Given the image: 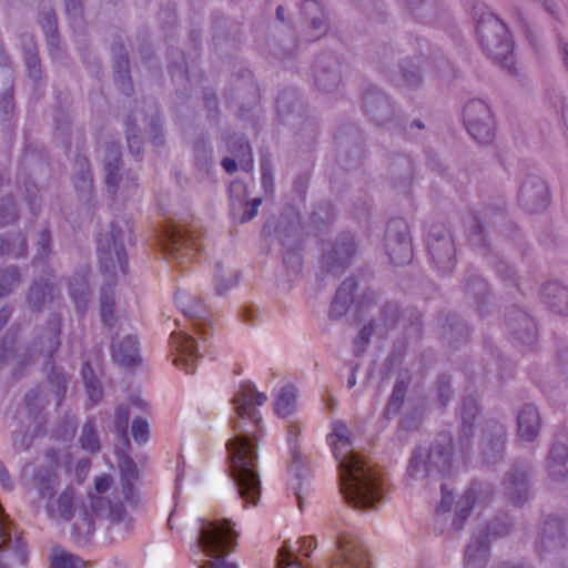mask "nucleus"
I'll return each instance as SVG.
<instances>
[{
  "mask_svg": "<svg viewBox=\"0 0 568 568\" xmlns=\"http://www.w3.org/2000/svg\"><path fill=\"white\" fill-rule=\"evenodd\" d=\"M265 393L250 382L240 385L232 404L236 418L232 420L233 437L226 443L230 473L240 497L246 505H256L261 497L257 443L264 436L257 406L266 403Z\"/></svg>",
  "mask_w": 568,
  "mask_h": 568,
  "instance_id": "obj_1",
  "label": "nucleus"
},
{
  "mask_svg": "<svg viewBox=\"0 0 568 568\" xmlns=\"http://www.w3.org/2000/svg\"><path fill=\"white\" fill-rule=\"evenodd\" d=\"M339 467V490L354 508H371L384 496L379 473L353 450L347 426L334 422L326 438Z\"/></svg>",
  "mask_w": 568,
  "mask_h": 568,
  "instance_id": "obj_2",
  "label": "nucleus"
},
{
  "mask_svg": "<svg viewBox=\"0 0 568 568\" xmlns=\"http://www.w3.org/2000/svg\"><path fill=\"white\" fill-rule=\"evenodd\" d=\"M125 242H133V226L126 219L112 222L110 232L100 233L97 239L101 271L106 277V283L101 288L100 311L104 325L110 329L115 321L113 280L118 274L125 275L128 272Z\"/></svg>",
  "mask_w": 568,
  "mask_h": 568,
  "instance_id": "obj_3",
  "label": "nucleus"
},
{
  "mask_svg": "<svg viewBox=\"0 0 568 568\" xmlns=\"http://www.w3.org/2000/svg\"><path fill=\"white\" fill-rule=\"evenodd\" d=\"M237 534L227 519L201 520L192 560L199 568H237L226 560V555L236 544Z\"/></svg>",
  "mask_w": 568,
  "mask_h": 568,
  "instance_id": "obj_4",
  "label": "nucleus"
},
{
  "mask_svg": "<svg viewBox=\"0 0 568 568\" xmlns=\"http://www.w3.org/2000/svg\"><path fill=\"white\" fill-rule=\"evenodd\" d=\"M476 31L483 49L504 68L514 67V41L507 26L493 12H485L477 18Z\"/></svg>",
  "mask_w": 568,
  "mask_h": 568,
  "instance_id": "obj_5",
  "label": "nucleus"
},
{
  "mask_svg": "<svg viewBox=\"0 0 568 568\" xmlns=\"http://www.w3.org/2000/svg\"><path fill=\"white\" fill-rule=\"evenodd\" d=\"M453 456V438L448 434H439L429 452L417 448L410 458L408 473L414 478L428 474L432 465L440 470L449 467Z\"/></svg>",
  "mask_w": 568,
  "mask_h": 568,
  "instance_id": "obj_6",
  "label": "nucleus"
},
{
  "mask_svg": "<svg viewBox=\"0 0 568 568\" xmlns=\"http://www.w3.org/2000/svg\"><path fill=\"white\" fill-rule=\"evenodd\" d=\"M464 123L474 140L489 143L495 136V122L489 106L479 99L470 100L464 108Z\"/></svg>",
  "mask_w": 568,
  "mask_h": 568,
  "instance_id": "obj_7",
  "label": "nucleus"
},
{
  "mask_svg": "<svg viewBox=\"0 0 568 568\" xmlns=\"http://www.w3.org/2000/svg\"><path fill=\"white\" fill-rule=\"evenodd\" d=\"M11 525L0 504V568H18L27 565L26 544L21 536L11 537Z\"/></svg>",
  "mask_w": 568,
  "mask_h": 568,
  "instance_id": "obj_8",
  "label": "nucleus"
},
{
  "mask_svg": "<svg viewBox=\"0 0 568 568\" xmlns=\"http://www.w3.org/2000/svg\"><path fill=\"white\" fill-rule=\"evenodd\" d=\"M385 247L394 265H405L412 261L413 248L408 225L403 219L389 221L386 227Z\"/></svg>",
  "mask_w": 568,
  "mask_h": 568,
  "instance_id": "obj_9",
  "label": "nucleus"
},
{
  "mask_svg": "<svg viewBox=\"0 0 568 568\" xmlns=\"http://www.w3.org/2000/svg\"><path fill=\"white\" fill-rule=\"evenodd\" d=\"M163 247L179 263L192 262L201 250V241L189 230L173 226L165 230Z\"/></svg>",
  "mask_w": 568,
  "mask_h": 568,
  "instance_id": "obj_10",
  "label": "nucleus"
},
{
  "mask_svg": "<svg viewBox=\"0 0 568 568\" xmlns=\"http://www.w3.org/2000/svg\"><path fill=\"white\" fill-rule=\"evenodd\" d=\"M170 344L173 364L186 374H192L199 359L200 346L196 339L185 332H172Z\"/></svg>",
  "mask_w": 568,
  "mask_h": 568,
  "instance_id": "obj_11",
  "label": "nucleus"
},
{
  "mask_svg": "<svg viewBox=\"0 0 568 568\" xmlns=\"http://www.w3.org/2000/svg\"><path fill=\"white\" fill-rule=\"evenodd\" d=\"M509 530L508 524H503L500 527L493 523L487 527V535L485 539L473 538L468 545L465 554V568H483L487 561L489 554V546L487 542L488 536H501L507 534Z\"/></svg>",
  "mask_w": 568,
  "mask_h": 568,
  "instance_id": "obj_12",
  "label": "nucleus"
},
{
  "mask_svg": "<svg viewBox=\"0 0 568 568\" xmlns=\"http://www.w3.org/2000/svg\"><path fill=\"white\" fill-rule=\"evenodd\" d=\"M49 467L39 468L33 477L34 488L40 499L51 500L54 496V489L58 485V476L55 468L58 466V454L49 452Z\"/></svg>",
  "mask_w": 568,
  "mask_h": 568,
  "instance_id": "obj_13",
  "label": "nucleus"
},
{
  "mask_svg": "<svg viewBox=\"0 0 568 568\" xmlns=\"http://www.w3.org/2000/svg\"><path fill=\"white\" fill-rule=\"evenodd\" d=\"M428 250L437 268L442 272H450L455 267V247L450 236L428 239Z\"/></svg>",
  "mask_w": 568,
  "mask_h": 568,
  "instance_id": "obj_14",
  "label": "nucleus"
},
{
  "mask_svg": "<svg viewBox=\"0 0 568 568\" xmlns=\"http://www.w3.org/2000/svg\"><path fill=\"white\" fill-rule=\"evenodd\" d=\"M111 355L114 363L123 367H132L141 362L139 343L135 336L128 335L116 341L113 338Z\"/></svg>",
  "mask_w": 568,
  "mask_h": 568,
  "instance_id": "obj_15",
  "label": "nucleus"
},
{
  "mask_svg": "<svg viewBox=\"0 0 568 568\" xmlns=\"http://www.w3.org/2000/svg\"><path fill=\"white\" fill-rule=\"evenodd\" d=\"M507 326L511 334L525 344L536 341V325L532 318L521 310L514 308L507 315Z\"/></svg>",
  "mask_w": 568,
  "mask_h": 568,
  "instance_id": "obj_16",
  "label": "nucleus"
},
{
  "mask_svg": "<svg viewBox=\"0 0 568 568\" xmlns=\"http://www.w3.org/2000/svg\"><path fill=\"white\" fill-rule=\"evenodd\" d=\"M527 478L528 475L525 470L515 468L504 481L505 495L516 506L523 505L528 498Z\"/></svg>",
  "mask_w": 568,
  "mask_h": 568,
  "instance_id": "obj_17",
  "label": "nucleus"
},
{
  "mask_svg": "<svg viewBox=\"0 0 568 568\" xmlns=\"http://www.w3.org/2000/svg\"><path fill=\"white\" fill-rule=\"evenodd\" d=\"M60 333H61V318L53 316L48 325L36 338V346L39 348L41 354L51 357L60 346Z\"/></svg>",
  "mask_w": 568,
  "mask_h": 568,
  "instance_id": "obj_18",
  "label": "nucleus"
},
{
  "mask_svg": "<svg viewBox=\"0 0 568 568\" xmlns=\"http://www.w3.org/2000/svg\"><path fill=\"white\" fill-rule=\"evenodd\" d=\"M518 436L527 442L534 440L540 429V416L537 408L526 405L518 414Z\"/></svg>",
  "mask_w": 568,
  "mask_h": 568,
  "instance_id": "obj_19",
  "label": "nucleus"
},
{
  "mask_svg": "<svg viewBox=\"0 0 568 568\" xmlns=\"http://www.w3.org/2000/svg\"><path fill=\"white\" fill-rule=\"evenodd\" d=\"M356 287L357 284L354 278H346L341 284L331 305L329 316L332 318H338L347 312L354 301Z\"/></svg>",
  "mask_w": 568,
  "mask_h": 568,
  "instance_id": "obj_20",
  "label": "nucleus"
},
{
  "mask_svg": "<svg viewBox=\"0 0 568 568\" xmlns=\"http://www.w3.org/2000/svg\"><path fill=\"white\" fill-rule=\"evenodd\" d=\"M545 303L558 314L568 315V288L557 282L547 283L541 292Z\"/></svg>",
  "mask_w": 568,
  "mask_h": 568,
  "instance_id": "obj_21",
  "label": "nucleus"
},
{
  "mask_svg": "<svg viewBox=\"0 0 568 568\" xmlns=\"http://www.w3.org/2000/svg\"><path fill=\"white\" fill-rule=\"evenodd\" d=\"M91 508L97 517L109 519L111 523H120L125 517V508L122 503H112L102 496L91 497Z\"/></svg>",
  "mask_w": 568,
  "mask_h": 568,
  "instance_id": "obj_22",
  "label": "nucleus"
},
{
  "mask_svg": "<svg viewBox=\"0 0 568 568\" xmlns=\"http://www.w3.org/2000/svg\"><path fill=\"white\" fill-rule=\"evenodd\" d=\"M75 493L74 489L69 486L59 496L57 506L53 504L47 505V511L52 519H62L70 521L73 517Z\"/></svg>",
  "mask_w": 568,
  "mask_h": 568,
  "instance_id": "obj_23",
  "label": "nucleus"
},
{
  "mask_svg": "<svg viewBox=\"0 0 568 568\" xmlns=\"http://www.w3.org/2000/svg\"><path fill=\"white\" fill-rule=\"evenodd\" d=\"M547 469L554 479L568 477V447L566 445H554L550 448Z\"/></svg>",
  "mask_w": 568,
  "mask_h": 568,
  "instance_id": "obj_24",
  "label": "nucleus"
},
{
  "mask_svg": "<svg viewBox=\"0 0 568 568\" xmlns=\"http://www.w3.org/2000/svg\"><path fill=\"white\" fill-rule=\"evenodd\" d=\"M119 468L123 496L128 503L132 504L136 500L134 484L139 479V471L134 462L130 458H124Z\"/></svg>",
  "mask_w": 568,
  "mask_h": 568,
  "instance_id": "obj_25",
  "label": "nucleus"
},
{
  "mask_svg": "<svg viewBox=\"0 0 568 568\" xmlns=\"http://www.w3.org/2000/svg\"><path fill=\"white\" fill-rule=\"evenodd\" d=\"M121 153L119 145L112 144L108 148L105 161V183L110 193H115L120 186L119 176Z\"/></svg>",
  "mask_w": 568,
  "mask_h": 568,
  "instance_id": "obj_26",
  "label": "nucleus"
},
{
  "mask_svg": "<svg viewBox=\"0 0 568 568\" xmlns=\"http://www.w3.org/2000/svg\"><path fill=\"white\" fill-rule=\"evenodd\" d=\"M55 297V287L48 281L34 282L28 293V303L31 308L39 311Z\"/></svg>",
  "mask_w": 568,
  "mask_h": 568,
  "instance_id": "obj_27",
  "label": "nucleus"
},
{
  "mask_svg": "<svg viewBox=\"0 0 568 568\" xmlns=\"http://www.w3.org/2000/svg\"><path fill=\"white\" fill-rule=\"evenodd\" d=\"M297 407V389L293 385H285L278 392L274 409L276 415L287 417L292 415Z\"/></svg>",
  "mask_w": 568,
  "mask_h": 568,
  "instance_id": "obj_28",
  "label": "nucleus"
},
{
  "mask_svg": "<svg viewBox=\"0 0 568 568\" xmlns=\"http://www.w3.org/2000/svg\"><path fill=\"white\" fill-rule=\"evenodd\" d=\"M114 81L124 94L129 95L132 92V82L129 71V59L122 45L119 47V54L115 59Z\"/></svg>",
  "mask_w": 568,
  "mask_h": 568,
  "instance_id": "obj_29",
  "label": "nucleus"
},
{
  "mask_svg": "<svg viewBox=\"0 0 568 568\" xmlns=\"http://www.w3.org/2000/svg\"><path fill=\"white\" fill-rule=\"evenodd\" d=\"M478 499V493L475 488L468 489L465 495L458 500V510L453 521V527L456 530H460L464 527L466 519L468 518L470 510Z\"/></svg>",
  "mask_w": 568,
  "mask_h": 568,
  "instance_id": "obj_30",
  "label": "nucleus"
},
{
  "mask_svg": "<svg viewBox=\"0 0 568 568\" xmlns=\"http://www.w3.org/2000/svg\"><path fill=\"white\" fill-rule=\"evenodd\" d=\"M81 374L83 377L88 397L91 400V405H94L99 400H101V398L103 396V389H102L101 383L98 379V377L94 375V372L88 362L83 363Z\"/></svg>",
  "mask_w": 568,
  "mask_h": 568,
  "instance_id": "obj_31",
  "label": "nucleus"
},
{
  "mask_svg": "<svg viewBox=\"0 0 568 568\" xmlns=\"http://www.w3.org/2000/svg\"><path fill=\"white\" fill-rule=\"evenodd\" d=\"M302 14L307 19L315 30L325 31L326 22L323 7L316 0H305L302 3Z\"/></svg>",
  "mask_w": 568,
  "mask_h": 568,
  "instance_id": "obj_32",
  "label": "nucleus"
},
{
  "mask_svg": "<svg viewBox=\"0 0 568 568\" xmlns=\"http://www.w3.org/2000/svg\"><path fill=\"white\" fill-rule=\"evenodd\" d=\"M71 298L77 308L83 311L87 306L89 284L84 276H74L69 283Z\"/></svg>",
  "mask_w": 568,
  "mask_h": 568,
  "instance_id": "obj_33",
  "label": "nucleus"
},
{
  "mask_svg": "<svg viewBox=\"0 0 568 568\" xmlns=\"http://www.w3.org/2000/svg\"><path fill=\"white\" fill-rule=\"evenodd\" d=\"M88 564L80 557L63 549H53L51 555L52 568H87Z\"/></svg>",
  "mask_w": 568,
  "mask_h": 568,
  "instance_id": "obj_34",
  "label": "nucleus"
},
{
  "mask_svg": "<svg viewBox=\"0 0 568 568\" xmlns=\"http://www.w3.org/2000/svg\"><path fill=\"white\" fill-rule=\"evenodd\" d=\"M477 410V402L474 397H467L464 399L462 408V438H469V436L471 435Z\"/></svg>",
  "mask_w": 568,
  "mask_h": 568,
  "instance_id": "obj_35",
  "label": "nucleus"
},
{
  "mask_svg": "<svg viewBox=\"0 0 568 568\" xmlns=\"http://www.w3.org/2000/svg\"><path fill=\"white\" fill-rule=\"evenodd\" d=\"M81 447L88 453L94 454L100 450V440L95 430L93 419H88L83 425L82 433L80 435Z\"/></svg>",
  "mask_w": 568,
  "mask_h": 568,
  "instance_id": "obj_36",
  "label": "nucleus"
},
{
  "mask_svg": "<svg viewBox=\"0 0 568 568\" xmlns=\"http://www.w3.org/2000/svg\"><path fill=\"white\" fill-rule=\"evenodd\" d=\"M534 193V196H536L537 206H546L549 203V191L546 186V184L542 181H538L536 183H525L521 187V194L523 195H530V193Z\"/></svg>",
  "mask_w": 568,
  "mask_h": 568,
  "instance_id": "obj_37",
  "label": "nucleus"
},
{
  "mask_svg": "<svg viewBox=\"0 0 568 568\" xmlns=\"http://www.w3.org/2000/svg\"><path fill=\"white\" fill-rule=\"evenodd\" d=\"M133 440L139 444L143 445L149 440L150 437V426L145 418L143 417H136L132 422V428H131Z\"/></svg>",
  "mask_w": 568,
  "mask_h": 568,
  "instance_id": "obj_38",
  "label": "nucleus"
},
{
  "mask_svg": "<svg viewBox=\"0 0 568 568\" xmlns=\"http://www.w3.org/2000/svg\"><path fill=\"white\" fill-rule=\"evenodd\" d=\"M77 163L80 168V172L77 175L75 186L81 190L92 189V175L89 170V162L87 158H78Z\"/></svg>",
  "mask_w": 568,
  "mask_h": 568,
  "instance_id": "obj_39",
  "label": "nucleus"
},
{
  "mask_svg": "<svg viewBox=\"0 0 568 568\" xmlns=\"http://www.w3.org/2000/svg\"><path fill=\"white\" fill-rule=\"evenodd\" d=\"M406 393V385L403 382H397L394 386L393 394L390 396L389 403L385 409V415L387 418H390V413H396L398 408L402 406Z\"/></svg>",
  "mask_w": 568,
  "mask_h": 568,
  "instance_id": "obj_40",
  "label": "nucleus"
},
{
  "mask_svg": "<svg viewBox=\"0 0 568 568\" xmlns=\"http://www.w3.org/2000/svg\"><path fill=\"white\" fill-rule=\"evenodd\" d=\"M130 412L128 406L120 405L115 410V428L120 435L128 442V426Z\"/></svg>",
  "mask_w": 568,
  "mask_h": 568,
  "instance_id": "obj_41",
  "label": "nucleus"
},
{
  "mask_svg": "<svg viewBox=\"0 0 568 568\" xmlns=\"http://www.w3.org/2000/svg\"><path fill=\"white\" fill-rule=\"evenodd\" d=\"M564 531V521L558 517H549L544 525V532L550 539L560 538Z\"/></svg>",
  "mask_w": 568,
  "mask_h": 568,
  "instance_id": "obj_42",
  "label": "nucleus"
},
{
  "mask_svg": "<svg viewBox=\"0 0 568 568\" xmlns=\"http://www.w3.org/2000/svg\"><path fill=\"white\" fill-rule=\"evenodd\" d=\"M339 77L332 71H322L315 74V82L320 90L328 91L332 85L337 84Z\"/></svg>",
  "mask_w": 568,
  "mask_h": 568,
  "instance_id": "obj_43",
  "label": "nucleus"
},
{
  "mask_svg": "<svg viewBox=\"0 0 568 568\" xmlns=\"http://www.w3.org/2000/svg\"><path fill=\"white\" fill-rule=\"evenodd\" d=\"M551 14L559 18L564 11H568V0H539Z\"/></svg>",
  "mask_w": 568,
  "mask_h": 568,
  "instance_id": "obj_44",
  "label": "nucleus"
},
{
  "mask_svg": "<svg viewBox=\"0 0 568 568\" xmlns=\"http://www.w3.org/2000/svg\"><path fill=\"white\" fill-rule=\"evenodd\" d=\"M372 333H373V325L372 324H369L368 326L363 327L359 331L358 335L355 338V345L357 347L356 351H355L356 356H359L363 353V347L366 346L369 343V338H371Z\"/></svg>",
  "mask_w": 568,
  "mask_h": 568,
  "instance_id": "obj_45",
  "label": "nucleus"
},
{
  "mask_svg": "<svg viewBox=\"0 0 568 568\" xmlns=\"http://www.w3.org/2000/svg\"><path fill=\"white\" fill-rule=\"evenodd\" d=\"M50 242H51V236H50V232L48 230H43L41 233H40V239H39V242H38V252H37V256L39 258H45L49 256V253H50Z\"/></svg>",
  "mask_w": 568,
  "mask_h": 568,
  "instance_id": "obj_46",
  "label": "nucleus"
},
{
  "mask_svg": "<svg viewBox=\"0 0 568 568\" xmlns=\"http://www.w3.org/2000/svg\"><path fill=\"white\" fill-rule=\"evenodd\" d=\"M17 220V210L12 202L0 205V226Z\"/></svg>",
  "mask_w": 568,
  "mask_h": 568,
  "instance_id": "obj_47",
  "label": "nucleus"
},
{
  "mask_svg": "<svg viewBox=\"0 0 568 568\" xmlns=\"http://www.w3.org/2000/svg\"><path fill=\"white\" fill-rule=\"evenodd\" d=\"M239 151L241 152V163L242 168L245 171H251L253 168V160H252V153L251 148L247 141H241L239 145Z\"/></svg>",
  "mask_w": 568,
  "mask_h": 568,
  "instance_id": "obj_48",
  "label": "nucleus"
},
{
  "mask_svg": "<svg viewBox=\"0 0 568 568\" xmlns=\"http://www.w3.org/2000/svg\"><path fill=\"white\" fill-rule=\"evenodd\" d=\"M453 496L449 491L446 490V486L442 485V500L436 508L437 514L448 513L452 508Z\"/></svg>",
  "mask_w": 568,
  "mask_h": 568,
  "instance_id": "obj_49",
  "label": "nucleus"
},
{
  "mask_svg": "<svg viewBox=\"0 0 568 568\" xmlns=\"http://www.w3.org/2000/svg\"><path fill=\"white\" fill-rule=\"evenodd\" d=\"M128 146L131 151V153L135 155H140L142 151V141L139 138V135L131 133V129L128 128Z\"/></svg>",
  "mask_w": 568,
  "mask_h": 568,
  "instance_id": "obj_50",
  "label": "nucleus"
},
{
  "mask_svg": "<svg viewBox=\"0 0 568 568\" xmlns=\"http://www.w3.org/2000/svg\"><path fill=\"white\" fill-rule=\"evenodd\" d=\"M110 484H111V477L109 475H102V476L98 477L95 479V484H94L97 493L98 494L105 493L109 489Z\"/></svg>",
  "mask_w": 568,
  "mask_h": 568,
  "instance_id": "obj_51",
  "label": "nucleus"
},
{
  "mask_svg": "<svg viewBox=\"0 0 568 568\" xmlns=\"http://www.w3.org/2000/svg\"><path fill=\"white\" fill-rule=\"evenodd\" d=\"M261 199H255L252 201L250 209L243 213V222L252 220L257 214V209L261 205Z\"/></svg>",
  "mask_w": 568,
  "mask_h": 568,
  "instance_id": "obj_52",
  "label": "nucleus"
},
{
  "mask_svg": "<svg viewBox=\"0 0 568 568\" xmlns=\"http://www.w3.org/2000/svg\"><path fill=\"white\" fill-rule=\"evenodd\" d=\"M43 28H48L50 31H57V20L52 11L48 12L41 21Z\"/></svg>",
  "mask_w": 568,
  "mask_h": 568,
  "instance_id": "obj_53",
  "label": "nucleus"
},
{
  "mask_svg": "<svg viewBox=\"0 0 568 568\" xmlns=\"http://www.w3.org/2000/svg\"><path fill=\"white\" fill-rule=\"evenodd\" d=\"M40 399V394L38 390H31L26 395V407L31 410L36 403Z\"/></svg>",
  "mask_w": 568,
  "mask_h": 568,
  "instance_id": "obj_54",
  "label": "nucleus"
},
{
  "mask_svg": "<svg viewBox=\"0 0 568 568\" xmlns=\"http://www.w3.org/2000/svg\"><path fill=\"white\" fill-rule=\"evenodd\" d=\"M489 443L491 444V447H498V449L501 452L505 447V429L504 427H499L498 436L495 440L490 439Z\"/></svg>",
  "mask_w": 568,
  "mask_h": 568,
  "instance_id": "obj_55",
  "label": "nucleus"
},
{
  "mask_svg": "<svg viewBox=\"0 0 568 568\" xmlns=\"http://www.w3.org/2000/svg\"><path fill=\"white\" fill-rule=\"evenodd\" d=\"M91 467V462L88 458L80 459L77 465V475L80 477L82 474L85 476Z\"/></svg>",
  "mask_w": 568,
  "mask_h": 568,
  "instance_id": "obj_56",
  "label": "nucleus"
},
{
  "mask_svg": "<svg viewBox=\"0 0 568 568\" xmlns=\"http://www.w3.org/2000/svg\"><path fill=\"white\" fill-rule=\"evenodd\" d=\"M55 383H57V386H58V397H59V402H60L61 398L64 396L65 390H67V379H65V377L63 375L57 376L55 377Z\"/></svg>",
  "mask_w": 568,
  "mask_h": 568,
  "instance_id": "obj_57",
  "label": "nucleus"
},
{
  "mask_svg": "<svg viewBox=\"0 0 568 568\" xmlns=\"http://www.w3.org/2000/svg\"><path fill=\"white\" fill-rule=\"evenodd\" d=\"M222 166L229 174H233L237 170L236 161L231 158H225L222 161Z\"/></svg>",
  "mask_w": 568,
  "mask_h": 568,
  "instance_id": "obj_58",
  "label": "nucleus"
},
{
  "mask_svg": "<svg viewBox=\"0 0 568 568\" xmlns=\"http://www.w3.org/2000/svg\"><path fill=\"white\" fill-rule=\"evenodd\" d=\"M354 252V243H343L335 250L336 254H344L349 256Z\"/></svg>",
  "mask_w": 568,
  "mask_h": 568,
  "instance_id": "obj_59",
  "label": "nucleus"
},
{
  "mask_svg": "<svg viewBox=\"0 0 568 568\" xmlns=\"http://www.w3.org/2000/svg\"><path fill=\"white\" fill-rule=\"evenodd\" d=\"M67 11L70 13L71 11L77 13H82V7L80 1L78 0H67Z\"/></svg>",
  "mask_w": 568,
  "mask_h": 568,
  "instance_id": "obj_60",
  "label": "nucleus"
},
{
  "mask_svg": "<svg viewBox=\"0 0 568 568\" xmlns=\"http://www.w3.org/2000/svg\"><path fill=\"white\" fill-rule=\"evenodd\" d=\"M10 90L12 91V87H10ZM12 101H13V97H12V92H11L8 97H3L2 100L0 101L1 108L2 109H7V108L12 109Z\"/></svg>",
  "mask_w": 568,
  "mask_h": 568,
  "instance_id": "obj_61",
  "label": "nucleus"
},
{
  "mask_svg": "<svg viewBox=\"0 0 568 568\" xmlns=\"http://www.w3.org/2000/svg\"><path fill=\"white\" fill-rule=\"evenodd\" d=\"M233 284H234V282H232V281H229L226 285H224L222 283H217L216 284V293L219 295L224 294Z\"/></svg>",
  "mask_w": 568,
  "mask_h": 568,
  "instance_id": "obj_62",
  "label": "nucleus"
},
{
  "mask_svg": "<svg viewBox=\"0 0 568 568\" xmlns=\"http://www.w3.org/2000/svg\"><path fill=\"white\" fill-rule=\"evenodd\" d=\"M10 252L9 243L4 239H0V255L8 254Z\"/></svg>",
  "mask_w": 568,
  "mask_h": 568,
  "instance_id": "obj_63",
  "label": "nucleus"
},
{
  "mask_svg": "<svg viewBox=\"0 0 568 568\" xmlns=\"http://www.w3.org/2000/svg\"><path fill=\"white\" fill-rule=\"evenodd\" d=\"M276 18L282 22L284 21V8L282 6L276 8Z\"/></svg>",
  "mask_w": 568,
  "mask_h": 568,
  "instance_id": "obj_64",
  "label": "nucleus"
}]
</instances>
